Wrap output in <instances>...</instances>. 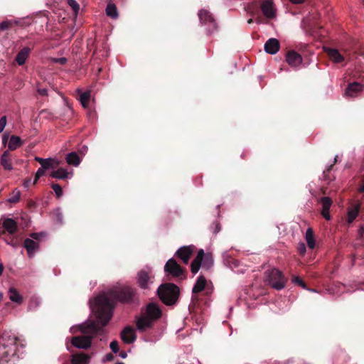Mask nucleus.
I'll return each instance as SVG.
<instances>
[{
  "label": "nucleus",
  "mask_w": 364,
  "mask_h": 364,
  "mask_svg": "<svg viewBox=\"0 0 364 364\" xmlns=\"http://www.w3.org/2000/svg\"><path fill=\"white\" fill-rule=\"evenodd\" d=\"M23 144V141L19 136L12 135L10 138L9 144V151H14L18 147L21 146Z\"/></svg>",
  "instance_id": "nucleus-29"
},
{
  "label": "nucleus",
  "mask_w": 364,
  "mask_h": 364,
  "mask_svg": "<svg viewBox=\"0 0 364 364\" xmlns=\"http://www.w3.org/2000/svg\"><path fill=\"white\" fill-rule=\"evenodd\" d=\"M31 51V48H29L28 47H24L23 49L20 50V52L17 53L15 58V60L17 63V64L19 65H23L26 59L29 57Z\"/></svg>",
  "instance_id": "nucleus-21"
},
{
  "label": "nucleus",
  "mask_w": 364,
  "mask_h": 364,
  "mask_svg": "<svg viewBox=\"0 0 364 364\" xmlns=\"http://www.w3.org/2000/svg\"><path fill=\"white\" fill-rule=\"evenodd\" d=\"M247 22H248V23H250H250H252L253 22L252 18L249 19V20L247 21Z\"/></svg>",
  "instance_id": "nucleus-60"
},
{
  "label": "nucleus",
  "mask_w": 364,
  "mask_h": 364,
  "mask_svg": "<svg viewBox=\"0 0 364 364\" xmlns=\"http://www.w3.org/2000/svg\"><path fill=\"white\" fill-rule=\"evenodd\" d=\"M114 359V356L112 353H108L102 358L103 362L112 361Z\"/></svg>",
  "instance_id": "nucleus-48"
},
{
  "label": "nucleus",
  "mask_w": 364,
  "mask_h": 364,
  "mask_svg": "<svg viewBox=\"0 0 364 364\" xmlns=\"http://www.w3.org/2000/svg\"><path fill=\"white\" fill-rule=\"evenodd\" d=\"M213 265V259L211 253H205L203 249H200L197 256L191 263V272L196 274L198 273L200 267L209 269Z\"/></svg>",
  "instance_id": "nucleus-5"
},
{
  "label": "nucleus",
  "mask_w": 364,
  "mask_h": 364,
  "mask_svg": "<svg viewBox=\"0 0 364 364\" xmlns=\"http://www.w3.org/2000/svg\"><path fill=\"white\" fill-rule=\"evenodd\" d=\"M158 297L166 306H174L178 302L179 287L173 283H166L159 286Z\"/></svg>",
  "instance_id": "nucleus-3"
},
{
  "label": "nucleus",
  "mask_w": 364,
  "mask_h": 364,
  "mask_svg": "<svg viewBox=\"0 0 364 364\" xmlns=\"http://www.w3.org/2000/svg\"><path fill=\"white\" fill-rule=\"evenodd\" d=\"M292 282L294 284H295L296 285L303 287L304 289H309L307 288V286H306V283L304 282V281L302 279H301L299 277L293 276Z\"/></svg>",
  "instance_id": "nucleus-38"
},
{
  "label": "nucleus",
  "mask_w": 364,
  "mask_h": 364,
  "mask_svg": "<svg viewBox=\"0 0 364 364\" xmlns=\"http://www.w3.org/2000/svg\"><path fill=\"white\" fill-rule=\"evenodd\" d=\"M320 203L322 205L321 214L325 219L329 220L331 219V215L329 214L330 208L332 205V200L328 196L322 197L320 200Z\"/></svg>",
  "instance_id": "nucleus-17"
},
{
  "label": "nucleus",
  "mask_w": 364,
  "mask_h": 364,
  "mask_svg": "<svg viewBox=\"0 0 364 364\" xmlns=\"http://www.w3.org/2000/svg\"><path fill=\"white\" fill-rule=\"evenodd\" d=\"M332 167H333V164H331V165L328 167V168L326 169V171H324V173H329V172L331 171V170Z\"/></svg>",
  "instance_id": "nucleus-57"
},
{
  "label": "nucleus",
  "mask_w": 364,
  "mask_h": 364,
  "mask_svg": "<svg viewBox=\"0 0 364 364\" xmlns=\"http://www.w3.org/2000/svg\"><path fill=\"white\" fill-rule=\"evenodd\" d=\"M360 211V206L359 205H355L353 208H351L348 211V223H351L355 218L358 215Z\"/></svg>",
  "instance_id": "nucleus-34"
},
{
  "label": "nucleus",
  "mask_w": 364,
  "mask_h": 364,
  "mask_svg": "<svg viewBox=\"0 0 364 364\" xmlns=\"http://www.w3.org/2000/svg\"><path fill=\"white\" fill-rule=\"evenodd\" d=\"M264 48L267 53L275 54L279 49V42L276 38H270L265 42Z\"/></svg>",
  "instance_id": "nucleus-19"
},
{
  "label": "nucleus",
  "mask_w": 364,
  "mask_h": 364,
  "mask_svg": "<svg viewBox=\"0 0 364 364\" xmlns=\"http://www.w3.org/2000/svg\"><path fill=\"white\" fill-rule=\"evenodd\" d=\"M198 17L201 23H211L214 26L215 23L211 14L208 10H201L198 14Z\"/></svg>",
  "instance_id": "nucleus-27"
},
{
  "label": "nucleus",
  "mask_w": 364,
  "mask_h": 364,
  "mask_svg": "<svg viewBox=\"0 0 364 364\" xmlns=\"http://www.w3.org/2000/svg\"><path fill=\"white\" fill-rule=\"evenodd\" d=\"M46 110L43 109V110H42V111H41V114H43V113H46Z\"/></svg>",
  "instance_id": "nucleus-63"
},
{
  "label": "nucleus",
  "mask_w": 364,
  "mask_h": 364,
  "mask_svg": "<svg viewBox=\"0 0 364 364\" xmlns=\"http://www.w3.org/2000/svg\"><path fill=\"white\" fill-rule=\"evenodd\" d=\"M110 349H112L114 353H117L119 350V343L117 341H113L110 343Z\"/></svg>",
  "instance_id": "nucleus-42"
},
{
  "label": "nucleus",
  "mask_w": 364,
  "mask_h": 364,
  "mask_svg": "<svg viewBox=\"0 0 364 364\" xmlns=\"http://www.w3.org/2000/svg\"><path fill=\"white\" fill-rule=\"evenodd\" d=\"M68 5L73 9L75 12H77L80 9L79 4L75 0H68Z\"/></svg>",
  "instance_id": "nucleus-45"
},
{
  "label": "nucleus",
  "mask_w": 364,
  "mask_h": 364,
  "mask_svg": "<svg viewBox=\"0 0 364 364\" xmlns=\"http://www.w3.org/2000/svg\"><path fill=\"white\" fill-rule=\"evenodd\" d=\"M338 156H336V158H334V164H336L337 163V161H338Z\"/></svg>",
  "instance_id": "nucleus-59"
},
{
  "label": "nucleus",
  "mask_w": 364,
  "mask_h": 364,
  "mask_svg": "<svg viewBox=\"0 0 364 364\" xmlns=\"http://www.w3.org/2000/svg\"><path fill=\"white\" fill-rule=\"evenodd\" d=\"M52 188L53 189L55 196L58 198H60L63 194V191H62V188L58 183H53Z\"/></svg>",
  "instance_id": "nucleus-39"
},
{
  "label": "nucleus",
  "mask_w": 364,
  "mask_h": 364,
  "mask_svg": "<svg viewBox=\"0 0 364 364\" xmlns=\"http://www.w3.org/2000/svg\"><path fill=\"white\" fill-rule=\"evenodd\" d=\"M106 11L107 16L112 18H116L118 17L117 9L114 4H108Z\"/></svg>",
  "instance_id": "nucleus-33"
},
{
  "label": "nucleus",
  "mask_w": 364,
  "mask_h": 364,
  "mask_svg": "<svg viewBox=\"0 0 364 364\" xmlns=\"http://www.w3.org/2000/svg\"><path fill=\"white\" fill-rule=\"evenodd\" d=\"M68 171L63 168H60L56 171H53L49 174V176H51L52 178H55L57 179H65L68 177Z\"/></svg>",
  "instance_id": "nucleus-30"
},
{
  "label": "nucleus",
  "mask_w": 364,
  "mask_h": 364,
  "mask_svg": "<svg viewBox=\"0 0 364 364\" xmlns=\"http://www.w3.org/2000/svg\"><path fill=\"white\" fill-rule=\"evenodd\" d=\"M154 276L153 274L152 269L151 268H144L138 272L136 275V284L138 287L146 289L149 286L154 283Z\"/></svg>",
  "instance_id": "nucleus-8"
},
{
  "label": "nucleus",
  "mask_w": 364,
  "mask_h": 364,
  "mask_svg": "<svg viewBox=\"0 0 364 364\" xmlns=\"http://www.w3.org/2000/svg\"><path fill=\"white\" fill-rule=\"evenodd\" d=\"M164 271L172 277H178L183 275L185 270L180 267L175 259L171 258L166 262Z\"/></svg>",
  "instance_id": "nucleus-9"
},
{
  "label": "nucleus",
  "mask_w": 364,
  "mask_h": 364,
  "mask_svg": "<svg viewBox=\"0 0 364 364\" xmlns=\"http://www.w3.org/2000/svg\"><path fill=\"white\" fill-rule=\"evenodd\" d=\"M363 85L360 82L350 83L348 87L346 88L345 94L349 97H355L363 90Z\"/></svg>",
  "instance_id": "nucleus-20"
},
{
  "label": "nucleus",
  "mask_w": 364,
  "mask_h": 364,
  "mask_svg": "<svg viewBox=\"0 0 364 364\" xmlns=\"http://www.w3.org/2000/svg\"><path fill=\"white\" fill-rule=\"evenodd\" d=\"M9 298L12 301L16 304H21L23 301L22 296L14 288L9 289Z\"/></svg>",
  "instance_id": "nucleus-32"
},
{
  "label": "nucleus",
  "mask_w": 364,
  "mask_h": 364,
  "mask_svg": "<svg viewBox=\"0 0 364 364\" xmlns=\"http://www.w3.org/2000/svg\"><path fill=\"white\" fill-rule=\"evenodd\" d=\"M90 357L84 353L74 354L71 358V363L73 364H88Z\"/></svg>",
  "instance_id": "nucleus-24"
},
{
  "label": "nucleus",
  "mask_w": 364,
  "mask_h": 364,
  "mask_svg": "<svg viewBox=\"0 0 364 364\" xmlns=\"http://www.w3.org/2000/svg\"><path fill=\"white\" fill-rule=\"evenodd\" d=\"M298 251L301 255H304L306 253V247L304 243H301L299 245Z\"/></svg>",
  "instance_id": "nucleus-47"
},
{
  "label": "nucleus",
  "mask_w": 364,
  "mask_h": 364,
  "mask_svg": "<svg viewBox=\"0 0 364 364\" xmlns=\"http://www.w3.org/2000/svg\"><path fill=\"white\" fill-rule=\"evenodd\" d=\"M136 289L130 286H123L111 289L107 294L97 296L92 311L95 312L98 322H92L88 328V332L97 335L104 333V327L109 323L112 316L115 302L130 304L134 300Z\"/></svg>",
  "instance_id": "nucleus-1"
},
{
  "label": "nucleus",
  "mask_w": 364,
  "mask_h": 364,
  "mask_svg": "<svg viewBox=\"0 0 364 364\" xmlns=\"http://www.w3.org/2000/svg\"><path fill=\"white\" fill-rule=\"evenodd\" d=\"M55 62H57L61 65H65L67 63V59L65 58H59L55 59Z\"/></svg>",
  "instance_id": "nucleus-50"
},
{
  "label": "nucleus",
  "mask_w": 364,
  "mask_h": 364,
  "mask_svg": "<svg viewBox=\"0 0 364 364\" xmlns=\"http://www.w3.org/2000/svg\"><path fill=\"white\" fill-rule=\"evenodd\" d=\"M266 282L267 284L277 290L284 289L287 282V279L283 274L282 272H280L276 268L266 272Z\"/></svg>",
  "instance_id": "nucleus-6"
},
{
  "label": "nucleus",
  "mask_w": 364,
  "mask_h": 364,
  "mask_svg": "<svg viewBox=\"0 0 364 364\" xmlns=\"http://www.w3.org/2000/svg\"><path fill=\"white\" fill-rule=\"evenodd\" d=\"M101 47L102 49H100L99 48L95 46V41L92 38L87 40V49L89 51L93 50L92 55H98L99 53L102 52L100 56L102 58H107L108 56L107 43H102Z\"/></svg>",
  "instance_id": "nucleus-11"
},
{
  "label": "nucleus",
  "mask_w": 364,
  "mask_h": 364,
  "mask_svg": "<svg viewBox=\"0 0 364 364\" xmlns=\"http://www.w3.org/2000/svg\"><path fill=\"white\" fill-rule=\"evenodd\" d=\"M154 321L149 317L142 315L136 320V327L140 331H144L148 328H152Z\"/></svg>",
  "instance_id": "nucleus-14"
},
{
  "label": "nucleus",
  "mask_w": 364,
  "mask_h": 364,
  "mask_svg": "<svg viewBox=\"0 0 364 364\" xmlns=\"http://www.w3.org/2000/svg\"><path fill=\"white\" fill-rule=\"evenodd\" d=\"M196 250V246H183L179 247L176 252L175 256L181 259L185 264H188L190 257Z\"/></svg>",
  "instance_id": "nucleus-10"
},
{
  "label": "nucleus",
  "mask_w": 364,
  "mask_h": 364,
  "mask_svg": "<svg viewBox=\"0 0 364 364\" xmlns=\"http://www.w3.org/2000/svg\"><path fill=\"white\" fill-rule=\"evenodd\" d=\"M117 364H124V363H122V362H119V363H117Z\"/></svg>",
  "instance_id": "nucleus-64"
},
{
  "label": "nucleus",
  "mask_w": 364,
  "mask_h": 364,
  "mask_svg": "<svg viewBox=\"0 0 364 364\" xmlns=\"http://www.w3.org/2000/svg\"><path fill=\"white\" fill-rule=\"evenodd\" d=\"M90 92H81L80 95V101L82 104V107H86L89 102H90Z\"/></svg>",
  "instance_id": "nucleus-36"
},
{
  "label": "nucleus",
  "mask_w": 364,
  "mask_h": 364,
  "mask_svg": "<svg viewBox=\"0 0 364 364\" xmlns=\"http://www.w3.org/2000/svg\"><path fill=\"white\" fill-rule=\"evenodd\" d=\"M161 310L154 303L146 306L145 312L142 314L144 316L153 319L154 321L161 317Z\"/></svg>",
  "instance_id": "nucleus-12"
},
{
  "label": "nucleus",
  "mask_w": 364,
  "mask_h": 364,
  "mask_svg": "<svg viewBox=\"0 0 364 364\" xmlns=\"http://www.w3.org/2000/svg\"><path fill=\"white\" fill-rule=\"evenodd\" d=\"M6 244L11 245L14 247H17L21 244V237L18 235H9L4 238Z\"/></svg>",
  "instance_id": "nucleus-26"
},
{
  "label": "nucleus",
  "mask_w": 364,
  "mask_h": 364,
  "mask_svg": "<svg viewBox=\"0 0 364 364\" xmlns=\"http://www.w3.org/2000/svg\"><path fill=\"white\" fill-rule=\"evenodd\" d=\"M6 123V116H3L0 119V133L4 130L5 125Z\"/></svg>",
  "instance_id": "nucleus-46"
},
{
  "label": "nucleus",
  "mask_w": 364,
  "mask_h": 364,
  "mask_svg": "<svg viewBox=\"0 0 364 364\" xmlns=\"http://www.w3.org/2000/svg\"><path fill=\"white\" fill-rule=\"evenodd\" d=\"M3 270H4V266H3V264H0V276L1 275L2 272H3Z\"/></svg>",
  "instance_id": "nucleus-58"
},
{
  "label": "nucleus",
  "mask_w": 364,
  "mask_h": 364,
  "mask_svg": "<svg viewBox=\"0 0 364 364\" xmlns=\"http://www.w3.org/2000/svg\"><path fill=\"white\" fill-rule=\"evenodd\" d=\"M8 139H9V136L4 134L3 136V137H2V143H3V144H6V142L8 141Z\"/></svg>",
  "instance_id": "nucleus-56"
},
{
  "label": "nucleus",
  "mask_w": 364,
  "mask_h": 364,
  "mask_svg": "<svg viewBox=\"0 0 364 364\" xmlns=\"http://www.w3.org/2000/svg\"><path fill=\"white\" fill-rule=\"evenodd\" d=\"M286 61L290 66L296 67L301 63L302 58L296 51L291 50L287 53Z\"/></svg>",
  "instance_id": "nucleus-18"
},
{
  "label": "nucleus",
  "mask_w": 364,
  "mask_h": 364,
  "mask_svg": "<svg viewBox=\"0 0 364 364\" xmlns=\"http://www.w3.org/2000/svg\"><path fill=\"white\" fill-rule=\"evenodd\" d=\"M207 280L204 276H198L196 282L192 288V294H197L201 292L206 287Z\"/></svg>",
  "instance_id": "nucleus-23"
},
{
  "label": "nucleus",
  "mask_w": 364,
  "mask_h": 364,
  "mask_svg": "<svg viewBox=\"0 0 364 364\" xmlns=\"http://www.w3.org/2000/svg\"><path fill=\"white\" fill-rule=\"evenodd\" d=\"M120 337L122 341L127 344H131L134 343L136 338L134 329L130 326L124 328L121 332Z\"/></svg>",
  "instance_id": "nucleus-13"
},
{
  "label": "nucleus",
  "mask_w": 364,
  "mask_h": 364,
  "mask_svg": "<svg viewBox=\"0 0 364 364\" xmlns=\"http://www.w3.org/2000/svg\"><path fill=\"white\" fill-rule=\"evenodd\" d=\"M1 164L4 170L11 171L13 168L11 154L9 151H5L1 156Z\"/></svg>",
  "instance_id": "nucleus-25"
},
{
  "label": "nucleus",
  "mask_w": 364,
  "mask_h": 364,
  "mask_svg": "<svg viewBox=\"0 0 364 364\" xmlns=\"http://www.w3.org/2000/svg\"><path fill=\"white\" fill-rule=\"evenodd\" d=\"M43 232H33L30 235L31 238H26L23 241V247L26 250L27 255L32 257L36 252L38 251L39 242L42 237H44Z\"/></svg>",
  "instance_id": "nucleus-7"
},
{
  "label": "nucleus",
  "mask_w": 364,
  "mask_h": 364,
  "mask_svg": "<svg viewBox=\"0 0 364 364\" xmlns=\"http://www.w3.org/2000/svg\"><path fill=\"white\" fill-rule=\"evenodd\" d=\"M326 51L331 61L337 63L343 62L344 57L338 50L334 48H327Z\"/></svg>",
  "instance_id": "nucleus-22"
},
{
  "label": "nucleus",
  "mask_w": 364,
  "mask_h": 364,
  "mask_svg": "<svg viewBox=\"0 0 364 364\" xmlns=\"http://www.w3.org/2000/svg\"><path fill=\"white\" fill-rule=\"evenodd\" d=\"M306 0H289L290 2L294 4H300L304 2Z\"/></svg>",
  "instance_id": "nucleus-54"
},
{
  "label": "nucleus",
  "mask_w": 364,
  "mask_h": 364,
  "mask_svg": "<svg viewBox=\"0 0 364 364\" xmlns=\"http://www.w3.org/2000/svg\"><path fill=\"white\" fill-rule=\"evenodd\" d=\"M102 71V68H98V74Z\"/></svg>",
  "instance_id": "nucleus-62"
},
{
  "label": "nucleus",
  "mask_w": 364,
  "mask_h": 364,
  "mask_svg": "<svg viewBox=\"0 0 364 364\" xmlns=\"http://www.w3.org/2000/svg\"><path fill=\"white\" fill-rule=\"evenodd\" d=\"M56 218L58 223H62V215L58 210H56Z\"/></svg>",
  "instance_id": "nucleus-52"
},
{
  "label": "nucleus",
  "mask_w": 364,
  "mask_h": 364,
  "mask_svg": "<svg viewBox=\"0 0 364 364\" xmlns=\"http://www.w3.org/2000/svg\"><path fill=\"white\" fill-rule=\"evenodd\" d=\"M17 337L10 332L0 334V363L8 364L16 355Z\"/></svg>",
  "instance_id": "nucleus-2"
},
{
  "label": "nucleus",
  "mask_w": 364,
  "mask_h": 364,
  "mask_svg": "<svg viewBox=\"0 0 364 364\" xmlns=\"http://www.w3.org/2000/svg\"><path fill=\"white\" fill-rule=\"evenodd\" d=\"M45 171H46V169H44L42 167L38 168V169L37 170L36 175H35V179L33 181V184H36L37 181L38 180V178L45 174Z\"/></svg>",
  "instance_id": "nucleus-41"
},
{
  "label": "nucleus",
  "mask_w": 364,
  "mask_h": 364,
  "mask_svg": "<svg viewBox=\"0 0 364 364\" xmlns=\"http://www.w3.org/2000/svg\"><path fill=\"white\" fill-rule=\"evenodd\" d=\"M2 227L4 230L0 232L1 235L5 232H8L9 235H14L18 228L17 223L12 218H6L2 223Z\"/></svg>",
  "instance_id": "nucleus-15"
},
{
  "label": "nucleus",
  "mask_w": 364,
  "mask_h": 364,
  "mask_svg": "<svg viewBox=\"0 0 364 364\" xmlns=\"http://www.w3.org/2000/svg\"><path fill=\"white\" fill-rule=\"evenodd\" d=\"M66 161L68 164L77 166L80 164V159L77 153L71 152L68 154L66 156Z\"/></svg>",
  "instance_id": "nucleus-31"
},
{
  "label": "nucleus",
  "mask_w": 364,
  "mask_h": 364,
  "mask_svg": "<svg viewBox=\"0 0 364 364\" xmlns=\"http://www.w3.org/2000/svg\"><path fill=\"white\" fill-rule=\"evenodd\" d=\"M37 92L38 94L43 95V96H47L48 95V90L46 88H38L37 90Z\"/></svg>",
  "instance_id": "nucleus-49"
},
{
  "label": "nucleus",
  "mask_w": 364,
  "mask_h": 364,
  "mask_svg": "<svg viewBox=\"0 0 364 364\" xmlns=\"http://www.w3.org/2000/svg\"><path fill=\"white\" fill-rule=\"evenodd\" d=\"M57 164H54V160L52 159H46L45 162L42 164L41 167L44 169L55 168Z\"/></svg>",
  "instance_id": "nucleus-37"
},
{
  "label": "nucleus",
  "mask_w": 364,
  "mask_h": 364,
  "mask_svg": "<svg viewBox=\"0 0 364 364\" xmlns=\"http://www.w3.org/2000/svg\"><path fill=\"white\" fill-rule=\"evenodd\" d=\"M210 228L213 230V233L215 235L218 234L220 231V229H221L220 224L218 222L213 223L210 225Z\"/></svg>",
  "instance_id": "nucleus-44"
},
{
  "label": "nucleus",
  "mask_w": 364,
  "mask_h": 364,
  "mask_svg": "<svg viewBox=\"0 0 364 364\" xmlns=\"http://www.w3.org/2000/svg\"><path fill=\"white\" fill-rule=\"evenodd\" d=\"M261 9L263 14L267 18H273L275 16V11L273 8V0H262Z\"/></svg>",
  "instance_id": "nucleus-16"
},
{
  "label": "nucleus",
  "mask_w": 364,
  "mask_h": 364,
  "mask_svg": "<svg viewBox=\"0 0 364 364\" xmlns=\"http://www.w3.org/2000/svg\"><path fill=\"white\" fill-rule=\"evenodd\" d=\"M21 193L19 191H14L11 197L9 199L11 203H16L19 201Z\"/></svg>",
  "instance_id": "nucleus-40"
},
{
  "label": "nucleus",
  "mask_w": 364,
  "mask_h": 364,
  "mask_svg": "<svg viewBox=\"0 0 364 364\" xmlns=\"http://www.w3.org/2000/svg\"><path fill=\"white\" fill-rule=\"evenodd\" d=\"M11 23L10 21H3L0 23V31H6L10 28Z\"/></svg>",
  "instance_id": "nucleus-43"
},
{
  "label": "nucleus",
  "mask_w": 364,
  "mask_h": 364,
  "mask_svg": "<svg viewBox=\"0 0 364 364\" xmlns=\"http://www.w3.org/2000/svg\"><path fill=\"white\" fill-rule=\"evenodd\" d=\"M361 183L358 190L360 193H364V175L362 176Z\"/></svg>",
  "instance_id": "nucleus-51"
},
{
  "label": "nucleus",
  "mask_w": 364,
  "mask_h": 364,
  "mask_svg": "<svg viewBox=\"0 0 364 364\" xmlns=\"http://www.w3.org/2000/svg\"><path fill=\"white\" fill-rule=\"evenodd\" d=\"M35 160H36V161L38 162L40 164L43 165L46 161V159H42L41 157H36Z\"/></svg>",
  "instance_id": "nucleus-53"
},
{
  "label": "nucleus",
  "mask_w": 364,
  "mask_h": 364,
  "mask_svg": "<svg viewBox=\"0 0 364 364\" xmlns=\"http://www.w3.org/2000/svg\"><path fill=\"white\" fill-rule=\"evenodd\" d=\"M119 356H120L122 358L124 359V358H127V353H126L125 351H124V350H122V351H120V353H119Z\"/></svg>",
  "instance_id": "nucleus-55"
},
{
  "label": "nucleus",
  "mask_w": 364,
  "mask_h": 364,
  "mask_svg": "<svg viewBox=\"0 0 364 364\" xmlns=\"http://www.w3.org/2000/svg\"><path fill=\"white\" fill-rule=\"evenodd\" d=\"M344 53L349 60H352L353 58H355L358 55H364V49H360L358 50V49L354 48L352 53H348L347 50H344Z\"/></svg>",
  "instance_id": "nucleus-35"
},
{
  "label": "nucleus",
  "mask_w": 364,
  "mask_h": 364,
  "mask_svg": "<svg viewBox=\"0 0 364 364\" xmlns=\"http://www.w3.org/2000/svg\"><path fill=\"white\" fill-rule=\"evenodd\" d=\"M27 184H29V181H26L25 183H24V186H27Z\"/></svg>",
  "instance_id": "nucleus-61"
},
{
  "label": "nucleus",
  "mask_w": 364,
  "mask_h": 364,
  "mask_svg": "<svg viewBox=\"0 0 364 364\" xmlns=\"http://www.w3.org/2000/svg\"><path fill=\"white\" fill-rule=\"evenodd\" d=\"M92 322H98L97 318L96 317V320L91 321L89 323H87L85 326L82 328V332L88 334L89 336H75L71 339V344L74 346L75 348H78L79 349H88L91 346V339L92 338H97L100 336H104L106 335V329L104 328V333L102 335H97L92 332H88V327Z\"/></svg>",
  "instance_id": "nucleus-4"
},
{
  "label": "nucleus",
  "mask_w": 364,
  "mask_h": 364,
  "mask_svg": "<svg viewBox=\"0 0 364 364\" xmlns=\"http://www.w3.org/2000/svg\"><path fill=\"white\" fill-rule=\"evenodd\" d=\"M306 240L308 247L310 249H314L316 247L315 237H314V230L311 228H308L306 232Z\"/></svg>",
  "instance_id": "nucleus-28"
}]
</instances>
